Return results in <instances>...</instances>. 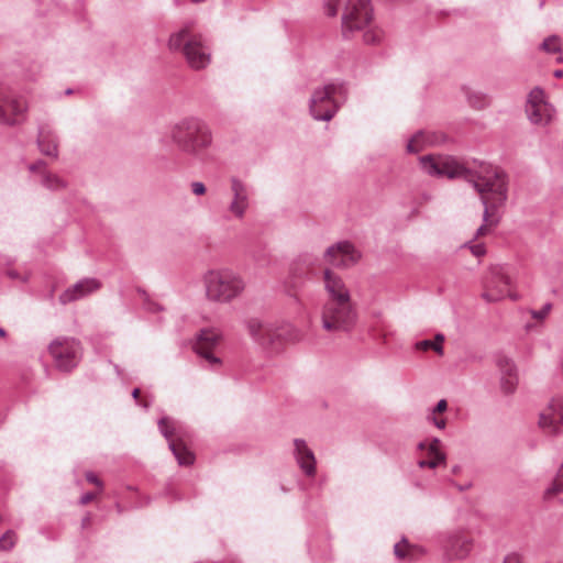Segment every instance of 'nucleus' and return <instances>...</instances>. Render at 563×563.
<instances>
[{"instance_id":"nucleus-47","label":"nucleus","mask_w":563,"mask_h":563,"mask_svg":"<svg viewBox=\"0 0 563 563\" xmlns=\"http://www.w3.org/2000/svg\"><path fill=\"white\" fill-rule=\"evenodd\" d=\"M364 40H365L366 43L373 44V43H375L377 41V36L374 33H372V32H366L364 34Z\"/></svg>"},{"instance_id":"nucleus-23","label":"nucleus","mask_w":563,"mask_h":563,"mask_svg":"<svg viewBox=\"0 0 563 563\" xmlns=\"http://www.w3.org/2000/svg\"><path fill=\"white\" fill-rule=\"evenodd\" d=\"M179 465L188 466L195 461V455L180 441H170L168 444Z\"/></svg>"},{"instance_id":"nucleus-31","label":"nucleus","mask_w":563,"mask_h":563,"mask_svg":"<svg viewBox=\"0 0 563 563\" xmlns=\"http://www.w3.org/2000/svg\"><path fill=\"white\" fill-rule=\"evenodd\" d=\"M158 428L161 433L165 437L166 440H168L169 443L170 441H174L173 437L175 435L176 428L169 418L164 417L159 419Z\"/></svg>"},{"instance_id":"nucleus-18","label":"nucleus","mask_w":563,"mask_h":563,"mask_svg":"<svg viewBox=\"0 0 563 563\" xmlns=\"http://www.w3.org/2000/svg\"><path fill=\"white\" fill-rule=\"evenodd\" d=\"M100 288L96 278H84L65 289L58 297L62 305H67L87 297Z\"/></svg>"},{"instance_id":"nucleus-56","label":"nucleus","mask_w":563,"mask_h":563,"mask_svg":"<svg viewBox=\"0 0 563 563\" xmlns=\"http://www.w3.org/2000/svg\"><path fill=\"white\" fill-rule=\"evenodd\" d=\"M71 92H73V90H71V89H67L65 93H66V95H70Z\"/></svg>"},{"instance_id":"nucleus-36","label":"nucleus","mask_w":563,"mask_h":563,"mask_svg":"<svg viewBox=\"0 0 563 563\" xmlns=\"http://www.w3.org/2000/svg\"><path fill=\"white\" fill-rule=\"evenodd\" d=\"M5 276H8L12 280H19L21 283H27L30 280V274L29 273H20L15 268H8L4 272Z\"/></svg>"},{"instance_id":"nucleus-44","label":"nucleus","mask_w":563,"mask_h":563,"mask_svg":"<svg viewBox=\"0 0 563 563\" xmlns=\"http://www.w3.org/2000/svg\"><path fill=\"white\" fill-rule=\"evenodd\" d=\"M504 563H521V558L517 553H511L505 558Z\"/></svg>"},{"instance_id":"nucleus-11","label":"nucleus","mask_w":563,"mask_h":563,"mask_svg":"<svg viewBox=\"0 0 563 563\" xmlns=\"http://www.w3.org/2000/svg\"><path fill=\"white\" fill-rule=\"evenodd\" d=\"M26 101L22 97L12 95L0 84V122L16 124L25 119Z\"/></svg>"},{"instance_id":"nucleus-37","label":"nucleus","mask_w":563,"mask_h":563,"mask_svg":"<svg viewBox=\"0 0 563 563\" xmlns=\"http://www.w3.org/2000/svg\"><path fill=\"white\" fill-rule=\"evenodd\" d=\"M341 0H324V12L328 16H335Z\"/></svg>"},{"instance_id":"nucleus-32","label":"nucleus","mask_w":563,"mask_h":563,"mask_svg":"<svg viewBox=\"0 0 563 563\" xmlns=\"http://www.w3.org/2000/svg\"><path fill=\"white\" fill-rule=\"evenodd\" d=\"M498 367L501 376H517V369L514 362L510 358L501 357L498 360Z\"/></svg>"},{"instance_id":"nucleus-22","label":"nucleus","mask_w":563,"mask_h":563,"mask_svg":"<svg viewBox=\"0 0 563 563\" xmlns=\"http://www.w3.org/2000/svg\"><path fill=\"white\" fill-rule=\"evenodd\" d=\"M526 112L533 124H548L554 117L555 109L547 102L533 108H526Z\"/></svg>"},{"instance_id":"nucleus-24","label":"nucleus","mask_w":563,"mask_h":563,"mask_svg":"<svg viewBox=\"0 0 563 563\" xmlns=\"http://www.w3.org/2000/svg\"><path fill=\"white\" fill-rule=\"evenodd\" d=\"M446 409L448 401L445 399L439 400L427 416L428 421L432 422L438 429L443 430L446 427V420L444 418H438L437 415L444 412Z\"/></svg>"},{"instance_id":"nucleus-1","label":"nucleus","mask_w":563,"mask_h":563,"mask_svg":"<svg viewBox=\"0 0 563 563\" xmlns=\"http://www.w3.org/2000/svg\"><path fill=\"white\" fill-rule=\"evenodd\" d=\"M420 165L429 176L462 178L481 194L485 223L477 229L476 236L485 235L488 225L498 223L499 219L495 217V211L504 206L508 198V181L504 170L486 164H481L477 169H474L451 156L426 155L420 157Z\"/></svg>"},{"instance_id":"nucleus-55","label":"nucleus","mask_w":563,"mask_h":563,"mask_svg":"<svg viewBox=\"0 0 563 563\" xmlns=\"http://www.w3.org/2000/svg\"><path fill=\"white\" fill-rule=\"evenodd\" d=\"M194 3H201V2H205L206 0H191Z\"/></svg>"},{"instance_id":"nucleus-27","label":"nucleus","mask_w":563,"mask_h":563,"mask_svg":"<svg viewBox=\"0 0 563 563\" xmlns=\"http://www.w3.org/2000/svg\"><path fill=\"white\" fill-rule=\"evenodd\" d=\"M444 341L443 334H437L434 341L431 340H422L416 344L418 350L427 351L429 349L434 350L438 354H443L442 343Z\"/></svg>"},{"instance_id":"nucleus-51","label":"nucleus","mask_w":563,"mask_h":563,"mask_svg":"<svg viewBox=\"0 0 563 563\" xmlns=\"http://www.w3.org/2000/svg\"><path fill=\"white\" fill-rule=\"evenodd\" d=\"M554 77L556 78H562L563 77V70L562 69H556L554 73H553Z\"/></svg>"},{"instance_id":"nucleus-21","label":"nucleus","mask_w":563,"mask_h":563,"mask_svg":"<svg viewBox=\"0 0 563 563\" xmlns=\"http://www.w3.org/2000/svg\"><path fill=\"white\" fill-rule=\"evenodd\" d=\"M394 553L399 560H407L409 562L418 560L426 553V550L416 544H410L407 539H402L394 547Z\"/></svg>"},{"instance_id":"nucleus-49","label":"nucleus","mask_w":563,"mask_h":563,"mask_svg":"<svg viewBox=\"0 0 563 563\" xmlns=\"http://www.w3.org/2000/svg\"><path fill=\"white\" fill-rule=\"evenodd\" d=\"M428 455L429 456H437V453H443L441 450H435L434 448L427 446Z\"/></svg>"},{"instance_id":"nucleus-29","label":"nucleus","mask_w":563,"mask_h":563,"mask_svg":"<svg viewBox=\"0 0 563 563\" xmlns=\"http://www.w3.org/2000/svg\"><path fill=\"white\" fill-rule=\"evenodd\" d=\"M563 493V470H559L555 478L544 492V498L551 499Z\"/></svg>"},{"instance_id":"nucleus-40","label":"nucleus","mask_w":563,"mask_h":563,"mask_svg":"<svg viewBox=\"0 0 563 563\" xmlns=\"http://www.w3.org/2000/svg\"><path fill=\"white\" fill-rule=\"evenodd\" d=\"M470 249L471 252L477 257L483 256L486 252L485 245L482 243L471 245Z\"/></svg>"},{"instance_id":"nucleus-13","label":"nucleus","mask_w":563,"mask_h":563,"mask_svg":"<svg viewBox=\"0 0 563 563\" xmlns=\"http://www.w3.org/2000/svg\"><path fill=\"white\" fill-rule=\"evenodd\" d=\"M325 261L338 268H349L361 258L360 252L347 241L338 242L329 246L324 252Z\"/></svg>"},{"instance_id":"nucleus-50","label":"nucleus","mask_w":563,"mask_h":563,"mask_svg":"<svg viewBox=\"0 0 563 563\" xmlns=\"http://www.w3.org/2000/svg\"><path fill=\"white\" fill-rule=\"evenodd\" d=\"M427 446H428V441H421L418 444V450H421V451L427 450Z\"/></svg>"},{"instance_id":"nucleus-34","label":"nucleus","mask_w":563,"mask_h":563,"mask_svg":"<svg viewBox=\"0 0 563 563\" xmlns=\"http://www.w3.org/2000/svg\"><path fill=\"white\" fill-rule=\"evenodd\" d=\"M16 541V534L13 530H8L0 538V551L11 550Z\"/></svg>"},{"instance_id":"nucleus-14","label":"nucleus","mask_w":563,"mask_h":563,"mask_svg":"<svg viewBox=\"0 0 563 563\" xmlns=\"http://www.w3.org/2000/svg\"><path fill=\"white\" fill-rule=\"evenodd\" d=\"M230 192L228 210L235 219H243L250 207L251 188L246 183L233 176L230 178Z\"/></svg>"},{"instance_id":"nucleus-41","label":"nucleus","mask_w":563,"mask_h":563,"mask_svg":"<svg viewBox=\"0 0 563 563\" xmlns=\"http://www.w3.org/2000/svg\"><path fill=\"white\" fill-rule=\"evenodd\" d=\"M445 459H446L445 453H437V456H430L428 462H434L435 467H438L440 464L445 463Z\"/></svg>"},{"instance_id":"nucleus-6","label":"nucleus","mask_w":563,"mask_h":563,"mask_svg":"<svg viewBox=\"0 0 563 563\" xmlns=\"http://www.w3.org/2000/svg\"><path fill=\"white\" fill-rule=\"evenodd\" d=\"M357 312L353 300L324 302L321 325L327 332H349L356 324Z\"/></svg>"},{"instance_id":"nucleus-45","label":"nucleus","mask_w":563,"mask_h":563,"mask_svg":"<svg viewBox=\"0 0 563 563\" xmlns=\"http://www.w3.org/2000/svg\"><path fill=\"white\" fill-rule=\"evenodd\" d=\"M95 498H96V494H93V493H86V494H84V495L80 497L79 503H80L81 505H87V504H89L90 501H92Z\"/></svg>"},{"instance_id":"nucleus-17","label":"nucleus","mask_w":563,"mask_h":563,"mask_svg":"<svg viewBox=\"0 0 563 563\" xmlns=\"http://www.w3.org/2000/svg\"><path fill=\"white\" fill-rule=\"evenodd\" d=\"M323 289L328 296L325 302L352 300L351 291L343 278L330 268L323 271Z\"/></svg>"},{"instance_id":"nucleus-9","label":"nucleus","mask_w":563,"mask_h":563,"mask_svg":"<svg viewBox=\"0 0 563 563\" xmlns=\"http://www.w3.org/2000/svg\"><path fill=\"white\" fill-rule=\"evenodd\" d=\"M511 278L507 272L506 266L495 265L492 266L489 273L484 279V291L482 297L487 302H497L506 297L517 300V296L511 294Z\"/></svg>"},{"instance_id":"nucleus-12","label":"nucleus","mask_w":563,"mask_h":563,"mask_svg":"<svg viewBox=\"0 0 563 563\" xmlns=\"http://www.w3.org/2000/svg\"><path fill=\"white\" fill-rule=\"evenodd\" d=\"M473 550V539L463 531L446 533L442 539V554L448 562L464 560Z\"/></svg>"},{"instance_id":"nucleus-3","label":"nucleus","mask_w":563,"mask_h":563,"mask_svg":"<svg viewBox=\"0 0 563 563\" xmlns=\"http://www.w3.org/2000/svg\"><path fill=\"white\" fill-rule=\"evenodd\" d=\"M206 298L211 302L230 303L245 289L244 278L229 268L210 269L203 277Z\"/></svg>"},{"instance_id":"nucleus-19","label":"nucleus","mask_w":563,"mask_h":563,"mask_svg":"<svg viewBox=\"0 0 563 563\" xmlns=\"http://www.w3.org/2000/svg\"><path fill=\"white\" fill-rule=\"evenodd\" d=\"M294 455L300 470L309 477L316 475V456L302 439L294 440Z\"/></svg>"},{"instance_id":"nucleus-25","label":"nucleus","mask_w":563,"mask_h":563,"mask_svg":"<svg viewBox=\"0 0 563 563\" xmlns=\"http://www.w3.org/2000/svg\"><path fill=\"white\" fill-rule=\"evenodd\" d=\"M429 143H430V141L427 137V135L424 134V132L418 131L408 141L406 148H407L408 153L416 154V153L421 152L426 147V145Z\"/></svg>"},{"instance_id":"nucleus-7","label":"nucleus","mask_w":563,"mask_h":563,"mask_svg":"<svg viewBox=\"0 0 563 563\" xmlns=\"http://www.w3.org/2000/svg\"><path fill=\"white\" fill-rule=\"evenodd\" d=\"M346 89L343 85L329 84L316 89L310 99V113L319 121H329L339 109V99L344 100Z\"/></svg>"},{"instance_id":"nucleus-20","label":"nucleus","mask_w":563,"mask_h":563,"mask_svg":"<svg viewBox=\"0 0 563 563\" xmlns=\"http://www.w3.org/2000/svg\"><path fill=\"white\" fill-rule=\"evenodd\" d=\"M37 146L43 155L57 158L58 157V139L56 133L48 124L38 126Z\"/></svg>"},{"instance_id":"nucleus-48","label":"nucleus","mask_w":563,"mask_h":563,"mask_svg":"<svg viewBox=\"0 0 563 563\" xmlns=\"http://www.w3.org/2000/svg\"><path fill=\"white\" fill-rule=\"evenodd\" d=\"M441 441L438 438H433L430 441H428V446L434 448L435 450H440Z\"/></svg>"},{"instance_id":"nucleus-53","label":"nucleus","mask_w":563,"mask_h":563,"mask_svg":"<svg viewBox=\"0 0 563 563\" xmlns=\"http://www.w3.org/2000/svg\"><path fill=\"white\" fill-rule=\"evenodd\" d=\"M0 336H1V338L5 336V331H4V329H2V328H0Z\"/></svg>"},{"instance_id":"nucleus-26","label":"nucleus","mask_w":563,"mask_h":563,"mask_svg":"<svg viewBox=\"0 0 563 563\" xmlns=\"http://www.w3.org/2000/svg\"><path fill=\"white\" fill-rule=\"evenodd\" d=\"M41 184L49 190H60L66 187V183L57 175L43 172Z\"/></svg>"},{"instance_id":"nucleus-46","label":"nucleus","mask_w":563,"mask_h":563,"mask_svg":"<svg viewBox=\"0 0 563 563\" xmlns=\"http://www.w3.org/2000/svg\"><path fill=\"white\" fill-rule=\"evenodd\" d=\"M418 466L420 468H435V463L434 462H428V460H420L418 461Z\"/></svg>"},{"instance_id":"nucleus-15","label":"nucleus","mask_w":563,"mask_h":563,"mask_svg":"<svg viewBox=\"0 0 563 563\" xmlns=\"http://www.w3.org/2000/svg\"><path fill=\"white\" fill-rule=\"evenodd\" d=\"M540 428L549 434L563 432V398L553 397L548 406L541 411L539 418Z\"/></svg>"},{"instance_id":"nucleus-43","label":"nucleus","mask_w":563,"mask_h":563,"mask_svg":"<svg viewBox=\"0 0 563 563\" xmlns=\"http://www.w3.org/2000/svg\"><path fill=\"white\" fill-rule=\"evenodd\" d=\"M86 479L91 483V484H95L99 487H102V483L101 481L97 477L96 474H93L92 472H87L86 473Z\"/></svg>"},{"instance_id":"nucleus-33","label":"nucleus","mask_w":563,"mask_h":563,"mask_svg":"<svg viewBox=\"0 0 563 563\" xmlns=\"http://www.w3.org/2000/svg\"><path fill=\"white\" fill-rule=\"evenodd\" d=\"M541 48L545 51L547 53H559L561 52V43L560 38L555 35H551L547 37L542 44Z\"/></svg>"},{"instance_id":"nucleus-2","label":"nucleus","mask_w":563,"mask_h":563,"mask_svg":"<svg viewBox=\"0 0 563 563\" xmlns=\"http://www.w3.org/2000/svg\"><path fill=\"white\" fill-rule=\"evenodd\" d=\"M169 135L181 152L197 157L212 144V134L208 124L194 117L183 119L173 125Z\"/></svg>"},{"instance_id":"nucleus-8","label":"nucleus","mask_w":563,"mask_h":563,"mask_svg":"<svg viewBox=\"0 0 563 563\" xmlns=\"http://www.w3.org/2000/svg\"><path fill=\"white\" fill-rule=\"evenodd\" d=\"M48 352L59 371L70 372L78 365L82 349L78 340L59 336L51 342Z\"/></svg>"},{"instance_id":"nucleus-35","label":"nucleus","mask_w":563,"mask_h":563,"mask_svg":"<svg viewBox=\"0 0 563 563\" xmlns=\"http://www.w3.org/2000/svg\"><path fill=\"white\" fill-rule=\"evenodd\" d=\"M518 384V376H501V388L506 394L512 393Z\"/></svg>"},{"instance_id":"nucleus-5","label":"nucleus","mask_w":563,"mask_h":563,"mask_svg":"<svg viewBox=\"0 0 563 563\" xmlns=\"http://www.w3.org/2000/svg\"><path fill=\"white\" fill-rule=\"evenodd\" d=\"M246 329L251 338L267 351L284 343H298L303 339L302 331L291 323H267L253 318L246 321Z\"/></svg>"},{"instance_id":"nucleus-39","label":"nucleus","mask_w":563,"mask_h":563,"mask_svg":"<svg viewBox=\"0 0 563 563\" xmlns=\"http://www.w3.org/2000/svg\"><path fill=\"white\" fill-rule=\"evenodd\" d=\"M190 187H191L192 194L196 196H202L207 191L205 184L201 181H192Z\"/></svg>"},{"instance_id":"nucleus-30","label":"nucleus","mask_w":563,"mask_h":563,"mask_svg":"<svg viewBox=\"0 0 563 563\" xmlns=\"http://www.w3.org/2000/svg\"><path fill=\"white\" fill-rule=\"evenodd\" d=\"M547 102L544 90L540 87H534L528 95L526 108H533Z\"/></svg>"},{"instance_id":"nucleus-4","label":"nucleus","mask_w":563,"mask_h":563,"mask_svg":"<svg viewBox=\"0 0 563 563\" xmlns=\"http://www.w3.org/2000/svg\"><path fill=\"white\" fill-rule=\"evenodd\" d=\"M168 48L183 53L188 65L196 70L206 68L211 62L210 47L201 34L192 32L189 23L170 34Z\"/></svg>"},{"instance_id":"nucleus-52","label":"nucleus","mask_w":563,"mask_h":563,"mask_svg":"<svg viewBox=\"0 0 563 563\" xmlns=\"http://www.w3.org/2000/svg\"><path fill=\"white\" fill-rule=\"evenodd\" d=\"M139 395H140V389L139 388H134L133 391H132V397L134 399H137L139 398Z\"/></svg>"},{"instance_id":"nucleus-16","label":"nucleus","mask_w":563,"mask_h":563,"mask_svg":"<svg viewBox=\"0 0 563 563\" xmlns=\"http://www.w3.org/2000/svg\"><path fill=\"white\" fill-rule=\"evenodd\" d=\"M220 334L216 330L206 329L201 330L196 345V353L201 356L211 369H217L221 366L222 361L218 356H216L212 350L219 344Z\"/></svg>"},{"instance_id":"nucleus-10","label":"nucleus","mask_w":563,"mask_h":563,"mask_svg":"<svg viewBox=\"0 0 563 563\" xmlns=\"http://www.w3.org/2000/svg\"><path fill=\"white\" fill-rule=\"evenodd\" d=\"M372 20L369 0H346L342 14V32L345 37L363 30Z\"/></svg>"},{"instance_id":"nucleus-38","label":"nucleus","mask_w":563,"mask_h":563,"mask_svg":"<svg viewBox=\"0 0 563 563\" xmlns=\"http://www.w3.org/2000/svg\"><path fill=\"white\" fill-rule=\"evenodd\" d=\"M551 309H552V305L548 302V303H545L542 307V309H540V310H532L531 311V316L534 319L542 320V319H544L549 314Z\"/></svg>"},{"instance_id":"nucleus-28","label":"nucleus","mask_w":563,"mask_h":563,"mask_svg":"<svg viewBox=\"0 0 563 563\" xmlns=\"http://www.w3.org/2000/svg\"><path fill=\"white\" fill-rule=\"evenodd\" d=\"M468 103L475 109H484L489 104V98L481 91H466Z\"/></svg>"},{"instance_id":"nucleus-57","label":"nucleus","mask_w":563,"mask_h":563,"mask_svg":"<svg viewBox=\"0 0 563 563\" xmlns=\"http://www.w3.org/2000/svg\"><path fill=\"white\" fill-rule=\"evenodd\" d=\"M562 60H563V57H562V56H560V57L558 58V62H559V63H561Z\"/></svg>"},{"instance_id":"nucleus-42","label":"nucleus","mask_w":563,"mask_h":563,"mask_svg":"<svg viewBox=\"0 0 563 563\" xmlns=\"http://www.w3.org/2000/svg\"><path fill=\"white\" fill-rule=\"evenodd\" d=\"M29 169L33 173L35 172H46L44 161H37L36 163L29 166Z\"/></svg>"},{"instance_id":"nucleus-54","label":"nucleus","mask_w":563,"mask_h":563,"mask_svg":"<svg viewBox=\"0 0 563 563\" xmlns=\"http://www.w3.org/2000/svg\"><path fill=\"white\" fill-rule=\"evenodd\" d=\"M459 470H460V467H459V466H454V467L452 468V472H453L454 474H456V473L459 472Z\"/></svg>"}]
</instances>
